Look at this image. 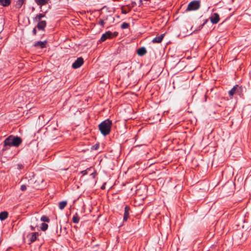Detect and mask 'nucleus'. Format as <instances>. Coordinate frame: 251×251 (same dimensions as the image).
<instances>
[{
	"mask_svg": "<svg viewBox=\"0 0 251 251\" xmlns=\"http://www.w3.org/2000/svg\"><path fill=\"white\" fill-rule=\"evenodd\" d=\"M200 7V3L197 1H193L191 2L187 8V11L196 10H197Z\"/></svg>",
	"mask_w": 251,
	"mask_h": 251,
	"instance_id": "4",
	"label": "nucleus"
},
{
	"mask_svg": "<svg viewBox=\"0 0 251 251\" xmlns=\"http://www.w3.org/2000/svg\"><path fill=\"white\" fill-rule=\"evenodd\" d=\"M28 182L29 184H32V183H34L35 181L33 179H31L30 180H28Z\"/></svg>",
	"mask_w": 251,
	"mask_h": 251,
	"instance_id": "27",
	"label": "nucleus"
},
{
	"mask_svg": "<svg viewBox=\"0 0 251 251\" xmlns=\"http://www.w3.org/2000/svg\"><path fill=\"white\" fill-rule=\"evenodd\" d=\"M202 26H203V25H201L200 26V27H201V28H202Z\"/></svg>",
	"mask_w": 251,
	"mask_h": 251,
	"instance_id": "34",
	"label": "nucleus"
},
{
	"mask_svg": "<svg viewBox=\"0 0 251 251\" xmlns=\"http://www.w3.org/2000/svg\"><path fill=\"white\" fill-rule=\"evenodd\" d=\"M241 90V87L239 86L238 85H236L229 91V95L230 97H232L235 94H239Z\"/></svg>",
	"mask_w": 251,
	"mask_h": 251,
	"instance_id": "6",
	"label": "nucleus"
},
{
	"mask_svg": "<svg viewBox=\"0 0 251 251\" xmlns=\"http://www.w3.org/2000/svg\"><path fill=\"white\" fill-rule=\"evenodd\" d=\"M0 3L3 6H7L10 4V0H0Z\"/></svg>",
	"mask_w": 251,
	"mask_h": 251,
	"instance_id": "15",
	"label": "nucleus"
},
{
	"mask_svg": "<svg viewBox=\"0 0 251 251\" xmlns=\"http://www.w3.org/2000/svg\"><path fill=\"white\" fill-rule=\"evenodd\" d=\"M35 1L39 5H44L48 2V0H35Z\"/></svg>",
	"mask_w": 251,
	"mask_h": 251,
	"instance_id": "17",
	"label": "nucleus"
},
{
	"mask_svg": "<svg viewBox=\"0 0 251 251\" xmlns=\"http://www.w3.org/2000/svg\"><path fill=\"white\" fill-rule=\"evenodd\" d=\"M147 51L145 48H140L138 50L137 53L139 55L142 56L146 53Z\"/></svg>",
	"mask_w": 251,
	"mask_h": 251,
	"instance_id": "14",
	"label": "nucleus"
},
{
	"mask_svg": "<svg viewBox=\"0 0 251 251\" xmlns=\"http://www.w3.org/2000/svg\"><path fill=\"white\" fill-rule=\"evenodd\" d=\"M33 32L34 34H36V29H34L33 30Z\"/></svg>",
	"mask_w": 251,
	"mask_h": 251,
	"instance_id": "32",
	"label": "nucleus"
},
{
	"mask_svg": "<svg viewBox=\"0 0 251 251\" xmlns=\"http://www.w3.org/2000/svg\"><path fill=\"white\" fill-rule=\"evenodd\" d=\"M210 19L212 24H217L218 23L220 20L219 15L218 13H213L211 15Z\"/></svg>",
	"mask_w": 251,
	"mask_h": 251,
	"instance_id": "7",
	"label": "nucleus"
},
{
	"mask_svg": "<svg viewBox=\"0 0 251 251\" xmlns=\"http://www.w3.org/2000/svg\"><path fill=\"white\" fill-rule=\"evenodd\" d=\"M46 25V22L45 21H41L39 22L37 25L38 28L40 30L43 29Z\"/></svg>",
	"mask_w": 251,
	"mask_h": 251,
	"instance_id": "11",
	"label": "nucleus"
},
{
	"mask_svg": "<svg viewBox=\"0 0 251 251\" xmlns=\"http://www.w3.org/2000/svg\"><path fill=\"white\" fill-rule=\"evenodd\" d=\"M48 227V226L47 224H45V223L42 224L41 228L42 230L45 231L47 229Z\"/></svg>",
	"mask_w": 251,
	"mask_h": 251,
	"instance_id": "20",
	"label": "nucleus"
},
{
	"mask_svg": "<svg viewBox=\"0 0 251 251\" xmlns=\"http://www.w3.org/2000/svg\"><path fill=\"white\" fill-rule=\"evenodd\" d=\"M91 176H92V178H95L96 175L94 173H92L91 174Z\"/></svg>",
	"mask_w": 251,
	"mask_h": 251,
	"instance_id": "29",
	"label": "nucleus"
},
{
	"mask_svg": "<svg viewBox=\"0 0 251 251\" xmlns=\"http://www.w3.org/2000/svg\"><path fill=\"white\" fill-rule=\"evenodd\" d=\"M38 235L39 234L38 232H32L30 234H29L27 235V237L29 238V240L32 243L34 242L36 240L37 237Z\"/></svg>",
	"mask_w": 251,
	"mask_h": 251,
	"instance_id": "8",
	"label": "nucleus"
},
{
	"mask_svg": "<svg viewBox=\"0 0 251 251\" xmlns=\"http://www.w3.org/2000/svg\"><path fill=\"white\" fill-rule=\"evenodd\" d=\"M41 220L43 222H49L50 221L49 219L45 216H43L41 218Z\"/></svg>",
	"mask_w": 251,
	"mask_h": 251,
	"instance_id": "21",
	"label": "nucleus"
},
{
	"mask_svg": "<svg viewBox=\"0 0 251 251\" xmlns=\"http://www.w3.org/2000/svg\"><path fill=\"white\" fill-rule=\"evenodd\" d=\"M27 185L25 184L22 185L21 186V190L23 191H25L26 189Z\"/></svg>",
	"mask_w": 251,
	"mask_h": 251,
	"instance_id": "24",
	"label": "nucleus"
},
{
	"mask_svg": "<svg viewBox=\"0 0 251 251\" xmlns=\"http://www.w3.org/2000/svg\"><path fill=\"white\" fill-rule=\"evenodd\" d=\"M164 37V34H162L160 35L157 36L153 39L152 42L155 43H159L161 42Z\"/></svg>",
	"mask_w": 251,
	"mask_h": 251,
	"instance_id": "9",
	"label": "nucleus"
},
{
	"mask_svg": "<svg viewBox=\"0 0 251 251\" xmlns=\"http://www.w3.org/2000/svg\"><path fill=\"white\" fill-rule=\"evenodd\" d=\"M79 221V218L77 215H74L73 217V221L75 223H78Z\"/></svg>",
	"mask_w": 251,
	"mask_h": 251,
	"instance_id": "19",
	"label": "nucleus"
},
{
	"mask_svg": "<svg viewBox=\"0 0 251 251\" xmlns=\"http://www.w3.org/2000/svg\"><path fill=\"white\" fill-rule=\"evenodd\" d=\"M128 26V24L126 23H124L121 25V27L123 29L126 28Z\"/></svg>",
	"mask_w": 251,
	"mask_h": 251,
	"instance_id": "22",
	"label": "nucleus"
},
{
	"mask_svg": "<svg viewBox=\"0 0 251 251\" xmlns=\"http://www.w3.org/2000/svg\"><path fill=\"white\" fill-rule=\"evenodd\" d=\"M91 169V168H88L86 170H84V171H82L81 173L83 174V175H85L87 174L88 173V172L90 171Z\"/></svg>",
	"mask_w": 251,
	"mask_h": 251,
	"instance_id": "25",
	"label": "nucleus"
},
{
	"mask_svg": "<svg viewBox=\"0 0 251 251\" xmlns=\"http://www.w3.org/2000/svg\"><path fill=\"white\" fill-rule=\"evenodd\" d=\"M104 186H102L101 187V189H104Z\"/></svg>",
	"mask_w": 251,
	"mask_h": 251,
	"instance_id": "33",
	"label": "nucleus"
},
{
	"mask_svg": "<svg viewBox=\"0 0 251 251\" xmlns=\"http://www.w3.org/2000/svg\"><path fill=\"white\" fill-rule=\"evenodd\" d=\"M83 63V59L82 57L78 58L72 64V67L74 69L79 68Z\"/></svg>",
	"mask_w": 251,
	"mask_h": 251,
	"instance_id": "5",
	"label": "nucleus"
},
{
	"mask_svg": "<svg viewBox=\"0 0 251 251\" xmlns=\"http://www.w3.org/2000/svg\"><path fill=\"white\" fill-rule=\"evenodd\" d=\"M8 212L6 211H3L0 213V220L3 221L5 220L8 217Z\"/></svg>",
	"mask_w": 251,
	"mask_h": 251,
	"instance_id": "13",
	"label": "nucleus"
},
{
	"mask_svg": "<svg viewBox=\"0 0 251 251\" xmlns=\"http://www.w3.org/2000/svg\"><path fill=\"white\" fill-rule=\"evenodd\" d=\"M117 34L118 33L117 32H114L113 33L110 31H108L102 35L100 39V41L103 42L107 39H110L114 37H116Z\"/></svg>",
	"mask_w": 251,
	"mask_h": 251,
	"instance_id": "3",
	"label": "nucleus"
},
{
	"mask_svg": "<svg viewBox=\"0 0 251 251\" xmlns=\"http://www.w3.org/2000/svg\"><path fill=\"white\" fill-rule=\"evenodd\" d=\"M22 143V139L20 137L18 136H14L10 135L6 138L4 141V146H14L18 147Z\"/></svg>",
	"mask_w": 251,
	"mask_h": 251,
	"instance_id": "1",
	"label": "nucleus"
},
{
	"mask_svg": "<svg viewBox=\"0 0 251 251\" xmlns=\"http://www.w3.org/2000/svg\"><path fill=\"white\" fill-rule=\"evenodd\" d=\"M67 201H62L59 203L58 206L60 209H63L67 205Z\"/></svg>",
	"mask_w": 251,
	"mask_h": 251,
	"instance_id": "16",
	"label": "nucleus"
},
{
	"mask_svg": "<svg viewBox=\"0 0 251 251\" xmlns=\"http://www.w3.org/2000/svg\"><path fill=\"white\" fill-rule=\"evenodd\" d=\"M25 0H18L16 3L17 6L19 8L21 7L25 2Z\"/></svg>",
	"mask_w": 251,
	"mask_h": 251,
	"instance_id": "18",
	"label": "nucleus"
},
{
	"mask_svg": "<svg viewBox=\"0 0 251 251\" xmlns=\"http://www.w3.org/2000/svg\"><path fill=\"white\" fill-rule=\"evenodd\" d=\"M44 16L45 15L43 14H40L36 16V19L38 20H40L42 17H44Z\"/></svg>",
	"mask_w": 251,
	"mask_h": 251,
	"instance_id": "23",
	"label": "nucleus"
},
{
	"mask_svg": "<svg viewBox=\"0 0 251 251\" xmlns=\"http://www.w3.org/2000/svg\"><path fill=\"white\" fill-rule=\"evenodd\" d=\"M18 167L19 169H21L23 168V166L22 165H18Z\"/></svg>",
	"mask_w": 251,
	"mask_h": 251,
	"instance_id": "30",
	"label": "nucleus"
},
{
	"mask_svg": "<svg viewBox=\"0 0 251 251\" xmlns=\"http://www.w3.org/2000/svg\"><path fill=\"white\" fill-rule=\"evenodd\" d=\"M100 24L101 25H104V22L103 21H100Z\"/></svg>",
	"mask_w": 251,
	"mask_h": 251,
	"instance_id": "31",
	"label": "nucleus"
},
{
	"mask_svg": "<svg viewBox=\"0 0 251 251\" xmlns=\"http://www.w3.org/2000/svg\"><path fill=\"white\" fill-rule=\"evenodd\" d=\"M99 147V145L97 144L92 147V149L94 150H97L98 149Z\"/></svg>",
	"mask_w": 251,
	"mask_h": 251,
	"instance_id": "26",
	"label": "nucleus"
},
{
	"mask_svg": "<svg viewBox=\"0 0 251 251\" xmlns=\"http://www.w3.org/2000/svg\"><path fill=\"white\" fill-rule=\"evenodd\" d=\"M38 221V220L36 218H34L32 219V223H35L36 222H37Z\"/></svg>",
	"mask_w": 251,
	"mask_h": 251,
	"instance_id": "28",
	"label": "nucleus"
},
{
	"mask_svg": "<svg viewBox=\"0 0 251 251\" xmlns=\"http://www.w3.org/2000/svg\"><path fill=\"white\" fill-rule=\"evenodd\" d=\"M111 126L112 122L108 119L101 123L99 126L101 133L104 136L108 135L110 133Z\"/></svg>",
	"mask_w": 251,
	"mask_h": 251,
	"instance_id": "2",
	"label": "nucleus"
},
{
	"mask_svg": "<svg viewBox=\"0 0 251 251\" xmlns=\"http://www.w3.org/2000/svg\"><path fill=\"white\" fill-rule=\"evenodd\" d=\"M46 41H40V42H37L35 43L34 45L36 47H39L40 48H44L45 47L46 44Z\"/></svg>",
	"mask_w": 251,
	"mask_h": 251,
	"instance_id": "12",
	"label": "nucleus"
},
{
	"mask_svg": "<svg viewBox=\"0 0 251 251\" xmlns=\"http://www.w3.org/2000/svg\"><path fill=\"white\" fill-rule=\"evenodd\" d=\"M129 207L127 206H126L125 207V213L124 216V221H126L129 217Z\"/></svg>",
	"mask_w": 251,
	"mask_h": 251,
	"instance_id": "10",
	"label": "nucleus"
}]
</instances>
